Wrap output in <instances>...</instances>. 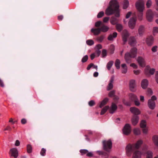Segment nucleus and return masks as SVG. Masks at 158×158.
<instances>
[{
	"instance_id": "obj_1",
	"label": "nucleus",
	"mask_w": 158,
	"mask_h": 158,
	"mask_svg": "<svg viewBox=\"0 0 158 158\" xmlns=\"http://www.w3.org/2000/svg\"><path fill=\"white\" fill-rule=\"evenodd\" d=\"M119 5L116 0H112L110 2V6L106 10L105 13L107 15H110L115 13V16H119Z\"/></svg>"
},
{
	"instance_id": "obj_2",
	"label": "nucleus",
	"mask_w": 158,
	"mask_h": 158,
	"mask_svg": "<svg viewBox=\"0 0 158 158\" xmlns=\"http://www.w3.org/2000/svg\"><path fill=\"white\" fill-rule=\"evenodd\" d=\"M143 143L142 140H138L135 143L132 144H129L126 147V153L128 156H130L131 153L135 149H139Z\"/></svg>"
},
{
	"instance_id": "obj_3",
	"label": "nucleus",
	"mask_w": 158,
	"mask_h": 158,
	"mask_svg": "<svg viewBox=\"0 0 158 158\" xmlns=\"http://www.w3.org/2000/svg\"><path fill=\"white\" fill-rule=\"evenodd\" d=\"M136 7L139 12L138 15V18L140 20L143 19V11L144 8V2L143 0H138L135 4Z\"/></svg>"
},
{
	"instance_id": "obj_4",
	"label": "nucleus",
	"mask_w": 158,
	"mask_h": 158,
	"mask_svg": "<svg viewBox=\"0 0 158 158\" xmlns=\"http://www.w3.org/2000/svg\"><path fill=\"white\" fill-rule=\"evenodd\" d=\"M137 51V48L134 47L131 49L130 53H125V59L127 63H130L131 62V58H134L136 56Z\"/></svg>"
},
{
	"instance_id": "obj_5",
	"label": "nucleus",
	"mask_w": 158,
	"mask_h": 158,
	"mask_svg": "<svg viewBox=\"0 0 158 158\" xmlns=\"http://www.w3.org/2000/svg\"><path fill=\"white\" fill-rule=\"evenodd\" d=\"M102 145L104 150L108 152H110L111 151L112 145V143L110 139L103 141Z\"/></svg>"
},
{
	"instance_id": "obj_6",
	"label": "nucleus",
	"mask_w": 158,
	"mask_h": 158,
	"mask_svg": "<svg viewBox=\"0 0 158 158\" xmlns=\"http://www.w3.org/2000/svg\"><path fill=\"white\" fill-rule=\"evenodd\" d=\"M9 154L10 156H13L15 158H17L19 156L18 150L15 148H11L9 152Z\"/></svg>"
},
{
	"instance_id": "obj_7",
	"label": "nucleus",
	"mask_w": 158,
	"mask_h": 158,
	"mask_svg": "<svg viewBox=\"0 0 158 158\" xmlns=\"http://www.w3.org/2000/svg\"><path fill=\"white\" fill-rule=\"evenodd\" d=\"M124 134L128 135L131 132V127L130 125L129 124H126L124 126L123 130Z\"/></svg>"
},
{
	"instance_id": "obj_8",
	"label": "nucleus",
	"mask_w": 158,
	"mask_h": 158,
	"mask_svg": "<svg viewBox=\"0 0 158 158\" xmlns=\"http://www.w3.org/2000/svg\"><path fill=\"white\" fill-rule=\"evenodd\" d=\"M129 35V33L127 30H125L123 31L122 33V37L124 44H125L127 42V38Z\"/></svg>"
},
{
	"instance_id": "obj_9",
	"label": "nucleus",
	"mask_w": 158,
	"mask_h": 158,
	"mask_svg": "<svg viewBox=\"0 0 158 158\" xmlns=\"http://www.w3.org/2000/svg\"><path fill=\"white\" fill-rule=\"evenodd\" d=\"M146 18L149 22H152L153 19V15L152 10L150 9L148 10L146 13Z\"/></svg>"
},
{
	"instance_id": "obj_10",
	"label": "nucleus",
	"mask_w": 158,
	"mask_h": 158,
	"mask_svg": "<svg viewBox=\"0 0 158 158\" xmlns=\"http://www.w3.org/2000/svg\"><path fill=\"white\" fill-rule=\"evenodd\" d=\"M155 69H150V67L147 66L145 70V72L146 74L148 76H149L150 74L153 75L155 72Z\"/></svg>"
},
{
	"instance_id": "obj_11",
	"label": "nucleus",
	"mask_w": 158,
	"mask_h": 158,
	"mask_svg": "<svg viewBox=\"0 0 158 158\" xmlns=\"http://www.w3.org/2000/svg\"><path fill=\"white\" fill-rule=\"evenodd\" d=\"M136 19V18H132L130 19L129 22L128 26L131 29H133L135 25Z\"/></svg>"
},
{
	"instance_id": "obj_12",
	"label": "nucleus",
	"mask_w": 158,
	"mask_h": 158,
	"mask_svg": "<svg viewBox=\"0 0 158 158\" xmlns=\"http://www.w3.org/2000/svg\"><path fill=\"white\" fill-rule=\"evenodd\" d=\"M129 87L130 90L132 92H135L136 90V85L135 81L134 80H132L130 81Z\"/></svg>"
},
{
	"instance_id": "obj_13",
	"label": "nucleus",
	"mask_w": 158,
	"mask_h": 158,
	"mask_svg": "<svg viewBox=\"0 0 158 158\" xmlns=\"http://www.w3.org/2000/svg\"><path fill=\"white\" fill-rule=\"evenodd\" d=\"M137 61L141 67H143L145 66V61L143 57L141 56L138 57L137 59Z\"/></svg>"
},
{
	"instance_id": "obj_14",
	"label": "nucleus",
	"mask_w": 158,
	"mask_h": 158,
	"mask_svg": "<svg viewBox=\"0 0 158 158\" xmlns=\"http://www.w3.org/2000/svg\"><path fill=\"white\" fill-rule=\"evenodd\" d=\"M154 41V37L151 36L147 38L146 40V42L148 46H151L153 44Z\"/></svg>"
},
{
	"instance_id": "obj_15",
	"label": "nucleus",
	"mask_w": 158,
	"mask_h": 158,
	"mask_svg": "<svg viewBox=\"0 0 158 158\" xmlns=\"http://www.w3.org/2000/svg\"><path fill=\"white\" fill-rule=\"evenodd\" d=\"M143 154V152L140 151H135L133 153L132 158H141V156Z\"/></svg>"
},
{
	"instance_id": "obj_16",
	"label": "nucleus",
	"mask_w": 158,
	"mask_h": 158,
	"mask_svg": "<svg viewBox=\"0 0 158 158\" xmlns=\"http://www.w3.org/2000/svg\"><path fill=\"white\" fill-rule=\"evenodd\" d=\"M149 108L151 110H154L156 107V103L154 101L152 100H148V102Z\"/></svg>"
},
{
	"instance_id": "obj_17",
	"label": "nucleus",
	"mask_w": 158,
	"mask_h": 158,
	"mask_svg": "<svg viewBox=\"0 0 158 158\" xmlns=\"http://www.w3.org/2000/svg\"><path fill=\"white\" fill-rule=\"evenodd\" d=\"M114 77H112L110 81V82L107 87V90H110L113 87V83L114 81Z\"/></svg>"
},
{
	"instance_id": "obj_18",
	"label": "nucleus",
	"mask_w": 158,
	"mask_h": 158,
	"mask_svg": "<svg viewBox=\"0 0 158 158\" xmlns=\"http://www.w3.org/2000/svg\"><path fill=\"white\" fill-rule=\"evenodd\" d=\"M130 110L132 113L135 115H138L140 113L139 110L135 107H131L130 109Z\"/></svg>"
},
{
	"instance_id": "obj_19",
	"label": "nucleus",
	"mask_w": 158,
	"mask_h": 158,
	"mask_svg": "<svg viewBox=\"0 0 158 158\" xmlns=\"http://www.w3.org/2000/svg\"><path fill=\"white\" fill-rule=\"evenodd\" d=\"M148 85V81L146 79H143L141 81V86L143 89H146Z\"/></svg>"
},
{
	"instance_id": "obj_20",
	"label": "nucleus",
	"mask_w": 158,
	"mask_h": 158,
	"mask_svg": "<svg viewBox=\"0 0 158 158\" xmlns=\"http://www.w3.org/2000/svg\"><path fill=\"white\" fill-rule=\"evenodd\" d=\"M128 42L129 44L131 46H134L136 44V41L134 37H131L129 38Z\"/></svg>"
},
{
	"instance_id": "obj_21",
	"label": "nucleus",
	"mask_w": 158,
	"mask_h": 158,
	"mask_svg": "<svg viewBox=\"0 0 158 158\" xmlns=\"http://www.w3.org/2000/svg\"><path fill=\"white\" fill-rule=\"evenodd\" d=\"M139 117L138 116L135 115L133 116L131 119V122L133 125H135L138 122Z\"/></svg>"
},
{
	"instance_id": "obj_22",
	"label": "nucleus",
	"mask_w": 158,
	"mask_h": 158,
	"mask_svg": "<svg viewBox=\"0 0 158 158\" xmlns=\"http://www.w3.org/2000/svg\"><path fill=\"white\" fill-rule=\"evenodd\" d=\"M117 107L116 105L113 103L110 110V113L112 114L114 113L117 110Z\"/></svg>"
},
{
	"instance_id": "obj_23",
	"label": "nucleus",
	"mask_w": 158,
	"mask_h": 158,
	"mask_svg": "<svg viewBox=\"0 0 158 158\" xmlns=\"http://www.w3.org/2000/svg\"><path fill=\"white\" fill-rule=\"evenodd\" d=\"M91 31L94 33V35H98L100 33L101 29L100 28H92Z\"/></svg>"
},
{
	"instance_id": "obj_24",
	"label": "nucleus",
	"mask_w": 158,
	"mask_h": 158,
	"mask_svg": "<svg viewBox=\"0 0 158 158\" xmlns=\"http://www.w3.org/2000/svg\"><path fill=\"white\" fill-rule=\"evenodd\" d=\"M117 35V33L116 32H114L112 34L110 35L108 38L109 40H112L113 39L116 38Z\"/></svg>"
},
{
	"instance_id": "obj_25",
	"label": "nucleus",
	"mask_w": 158,
	"mask_h": 158,
	"mask_svg": "<svg viewBox=\"0 0 158 158\" xmlns=\"http://www.w3.org/2000/svg\"><path fill=\"white\" fill-rule=\"evenodd\" d=\"M91 68L95 69L96 70H97L98 69V66L94 65V64L91 63L88 66L86 69L87 70H90Z\"/></svg>"
},
{
	"instance_id": "obj_26",
	"label": "nucleus",
	"mask_w": 158,
	"mask_h": 158,
	"mask_svg": "<svg viewBox=\"0 0 158 158\" xmlns=\"http://www.w3.org/2000/svg\"><path fill=\"white\" fill-rule=\"evenodd\" d=\"M152 139L155 145L158 147V136H154L152 137Z\"/></svg>"
},
{
	"instance_id": "obj_27",
	"label": "nucleus",
	"mask_w": 158,
	"mask_h": 158,
	"mask_svg": "<svg viewBox=\"0 0 158 158\" xmlns=\"http://www.w3.org/2000/svg\"><path fill=\"white\" fill-rule=\"evenodd\" d=\"M146 158H153V153L151 150L147 151L146 153Z\"/></svg>"
},
{
	"instance_id": "obj_28",
	"label": "nucleus",
	"mask_w": 158,
	"mask_h": 158,
	"mask_svg": "<svg viewBox=\"0 0 158 158\" xmlns=\"http://www.w3.org/2000/svg\"><path fill=\"white\" fill-rule=\"evenodd\" d=\"M129 96L130 99L132 101H134L136 99H138L137 96L133 93H131L129 94Z\"/></svg>"
},
{
	"instance_id": "obj_29",
	"label": "nucleus",
	"mask_w": 158,
	"mask_h": 158,
	"mask_svg": "<svg viewBox=\"0 0 158 158\" xmlns=\"http://www.w3.org/2000/svg\"><path fill=\"white\" fill-rule=\"evenodd\" d=\"M144 29V27L143 26H141L139 27L138 29V31L139 34L140 36H141L143 34Z\"/></svg>"
},
{
	"instance_id": "obj_30",
	"label": "nucleus",
	"mask_w": 158,
	"mask_h": 158,
	"mask_svg": "<svg viewBox=\"0 0 158 158\" xmlns=\"http://www.w3.org/2000/svg\"><path fill=\"white\" fill-rule=\"evenodd\" d=\"M108 101V99L107 98H106L103 100L101 102L99 106L101 108L106 104Z\"/></svg>"
},
{
	"instance_id": "obj_31",
	"label": "nucleus",
	"mask_w": 158,
	"mask_h": 158,
	"mask_svg": "<svg viewBox=\"0 0 158 158\" xmlns=\"http://www.w3.org/2000/svg\"><path fill=\"white\" fill-rule=\"evenodd\" d=\"M100 29H101V31L103 32H105L109 30V27L107 26L103 25Z\"/></svg>"
},
{
	"instance_id": "obj_32",
	"label": "nucleus",
	"mask_w": 158,
	"mask_h": 158,
	"mask_svg": "<svg viewBox=\"0 0 158 158\" xmlns=\"http://www.w3.org/2000/svg\"><path fill=\"white\" fill-rule=\"evenodd\" d=\"M146 122L145 120H142L140 123V126L141 128H144L146 127Z\"/></svg>"
},
{
	"instance_id": "obj_33",
	"label": "nucleus",
	"mask_w": 158,
	"mask_h": 158,
	"mask_svg": "<svg viewBox=\"0 0 158 158\" xmlns=\"http://www.w3.org/2000/svg\"><path fill=\"white\" fill-rule=\"evenodd\" d=\"M114 63L112 61H110L108 62L106 65V67L108 70H110Z\"/></svg>"
},
{
	"instance_id": "obj_34",
	"label": "nucleus",
	"mask_w": 158,
	"mask_h": 158,
	"mask_svg": "<svg viewBox=\"0 0 158 158\" xmlns=\"http://www.w3.org/2000/svg\"><path fill=\"white\" fill-rule=\"evenodd\" d=\"M129 5V2L127 0H124L123 8L126 9L127 8Z\"/></svg>"
},
{
	"instance_id": "obj_35",
	"label": "nucleus",
	"mask_w": 158,
	"mask_h": 158,
	"mask_svg": "<svg viewBox=\"0 0 158 158\" xmlns=\"http://www.w3.org/2000/svg\"><path fill=\"white\" fill-rule=\"evenodd\" d=\"M134 134L136 135H139L140 134V131L139 128H135L133 130Z\"/></svg>"
},
{
	"instance_id": "obj_36",
	"label": "nucleus",
	"mask_w": 158,
	"mask_h": 158,
	"mask_svg": "<svg viewBox=\"0 0 158 158\" xmlns=\"http://www.w3.org/2000/svg\"><path fill=\"white\" fill-rule=\"evenodd\" d=\"M120 60L118 59H117L115 61V65L116 68L118 69H119L120 68Z\"/></svg>"
},
{
	"instance_id": "obj_37",
	"label": "nucleus",
	"mask_w": 158,
	"mask_h": 158,
	"mask_svg": "<svg viewBox=\"0 0 158 158\" xmlns=\"http://www.w3.org/2000/svg\"><path fill=\"white\" fill-rule=\"evenodd\" d=\"M109 106H106L104 107L103 109L102 110L100 114L101 115H103L106 113L107 110L109 109Z\"/></svg>"
},
{
	"instance_id": "obj_38",
	"label": "nucleus",
	"mask_w": 158,
	"mask_h": 158,
	"mask_svg": "<svg viewBox=\"0 0 158 158\" xmlns=\"http://www.w3.org/2000/svg\"><path fill=\"white\" fill-rule=\"evenodd\" d=\"M116 27L118 31L120 32L123 29V26L122 25L119 24H117L116 25Z\"/></svg>"
},
{
	"instance_id": "obj_39",
	"label": "nucleus",
	"mask_w": 158,
	"mask_h": 158,
	"mask_svg": "<svg viewBox=\"0 0 158 158\" xmlns=\"http://www.w3.org/2000/svg\"><path fill=\"white\" fill-rule=\"evenodd\" d=\"M110 23L112 25H115L117 22V19L115 18H112L110 21Z\"/></svg>"
},
{
	"instance_id": "obj_40",
	"label": "nucleus",
	"mask_w": 158,
	"mask_h": 158,
	"mask_svg": "<svg viewBox=\"0 0 158 158\" xmlns=\"http://www.w3.org/2000/svg\"><path fill=\"white\" fill-rule=\"evenodd\" d=\"M27 152L29 153L31 152L32 151V148L30 145L28 144L27 146Z\"/></svg>"
},
{
	"instance_id": "obj_41",
	"label": "nucleus",
	"mask_w": 158,
	"mask_h": 158,
	"mask_svg": "<svg viewBox=\"0 0 158 158\" xmlns=\"http://www.w3.org/2000/svg\"><path fill=\"white\" fill-rule=\"evenodd\" d=\"M86 43L89 45H92L94 44V41L91 40H88L86 41Z\"/></svg>"
},
{
	"instance_id": "obj_42",
	"label": "nucleus",
	"mask_w": 158,
	"mask_h": 158,
	"mask_svg": "<svg viewBox=\"0 0 158 158\" xmlns=\"http://www.w3.org/2000/svg\"><path fill=\"white\" fill-rule=\"evenodd\" d=\"M88 59V56L87 55L84 56L81 60V62L82 63H84L87 61Z\"/></svg>"
},
{
	"instance_id": "obj_43",
	"label": "nucleus",
	"mask_w": 158,
	"mask_h": 158,
	"mask_svg": "<svg viewBox=\"0 0 158 158\" xmlns=\"http://www.w3.org/2000/svg\"><path fill=\"white\" fill-rule=\"evenodd\" d=\"M148 146H147L146 144H144L143 145V146L142 148V152H143V154H144L143 152L147 150L148 149Z\"/></svg>"
},
{
	"instance_id": "obj_44",
	"label": "nucleus",
	"mask_w": 158,
	"mask_h": 158,
	"mask_svg": "<svg viewBox=\"0 0 158 158\" xmlns=\"http://www.w3.org/2000/svg\"><path fill=\"white\" fill-rule=\"evenodd\" d=\"M152 4V1L151 0H148L146 3V5L148 8L150 7Z\"/></svg>"
},
{
	"instance_id": "obj_45",
	"label": "nucleus",
	"mask_w": 158,
	"mask_h": 158,
	"mask_svg": "<svg viewBox=\"0 0 158 158\" xmlns=\"http://www.w3.org/2000/svg\"><path fill=\"white\" fill-rule=\"evenodd\" d=\"M46 150L44 148H42L40 152V153L41 156H45L46 154Z\"/></svg>"
},
{
	"instance_id": "obj_46",
	"label": "nucleus",
	"mask_w": 158,
	"mask_h": 158,
	"mask_svg": "<svg viewBox=\"0 0 158 158\" xmlns=\"http://www.w3.org/2000/svg\"><path fill=\"white\" fill-rule=\"evenodd\" d=\"M107 55V52L106 50L104 49L102 51V57H105Z\"/></svg>"
},
{
	"instance_id": "obj_47",
	"label": "nucleus",
	"mask_w": 158,
	"mask_h": 158,
	"mask_svg": "<svg viewBox=\"0 0 158 158\" xmlns=\"http://www.w3.org/2000/svg\"><path fill=\"white\" fill-rule=\"evenodd\" d=\"M143 132V134L147 135L148 133V129L147 127L143 128L142 130Z\"/></svg>"
},
{
	"instance_id": "obj_48",
	"label": "nucleus",
	"mask_w": 158,
	"mask_h": 158,
	"mask_svg": "<svg viewBox=\"0 0 158 158\" xmlns=\"http://www.w3.org/2000/svg\"><path fill=\"white\" fill-rule=\"evenodd\" d=\"M104 14V13L103 11H101L99 12L97 15V17L98 18H99L102 17Z\"/></svg>"
},
{
	"instance_id": "obj_49",
	"label": "nucleus",
	"mask_w": 158,
	"mask_h": 158,
	"mask_svg": "<svg viewBox=\"0 0 158 158\" xmlns=\"http://www.w3.org/2000/svg\"><path fill=\"white\" fill-rule=\"evenodd\" d=\"M153 33L154 35L155 34L158 33V27H154L153 28Z\"/></svg>"
},
{
	"instance_id": "obj_50",
	"label": "nucleus",
	"mask_w": 158,
	"mask_h": 158,
	"mask_svg": "<svg viewBox=\"0 0 158 158\" xmlns=\"http://www.w3.org/2000/svg\"><path fill=\"white\" fill-rule=\"evenodd\" d=\"M158 47L157 46H154L152 48V51L153 52H157Z\"/></svg>"
},
{
	"instance_id": "obj_51",
	"label": "nucleus",
	"mask_w": 158,
	"mask_h": 158,
	"mask_svg": "<svg viewBox=\"0 0 158 158\" xmlns=\"http://www.w3.org/2000/svg\"><path fill=\"white\" fill-rule=\"evenodd\" d=\"M114 94H115V91L113 90L111 91L109 93L108 95L110 97H113L114 96Z\"/></svg>"
},
{
	"instance_id": "obj_52",
	"label": "nucleus",
	"mask_w": 158,
	"mask_h": 158,
	"mask_svg": "<svg viewBox=\"0 0 158 158\" xmlns=\"http://www.w3.org/2000/svg\"><path fill=\"white\" fill-rule=\"evenodd\" d=\"M104 38V36L103 35H101V36H100L99 37H98L97 38V40L101 42H102V40H103Z\"/></svg>"
},
{
	"instance_id": "obj_53",
	"label": "nucleus",
	"mask_w": 158,
	"mask_h": 158,
	"mask_svg": "<svg viewBox=\"0 0 158 158\" xmlns=\"http://www.w3.org/2000/svg\"><path fill=\"white\" fill-rule=\"evenodd\" d=\"M89 105L90 106H92L95 105V102L93 100H91L89 102Z\"/></svg>"
},
{
	"instance_id": "obj_54",
	"label": "nucleus",
	"mask_w": 158,
	"mask_h": 158,
	"mask_svg": "<svg viewBox=\"0 0 158 158\" xmlns=\"http://www.w3.org/2000/svg\"><path fill=\"white\" fill-rule=\"evenodd\" d=\"M88 152V150L86 149H81L80 150V152L82 154V155L87 153Z\"/></svg>"
},
{
	"instance_id": "obj_55",
	"label": "nucleus",
	"mask_w": 158,
	"mask_h": 158,
	"mask_svg": "<svg viewBox=\"0 0 158 158\" xmlns=\"http://www.w3.org/2000/svg\"><path fill=\"white\" fill-rule=\"evenodd\" d=\"M96 153H97L99 155H103V154H105V152L102 151H97L96 152Z\"/></svg>"
},
{
	"instance_id": "obj_56",
	"label": "nucleus",
	"mask_w": 158,
	"mask_h": 158,
	"mask_svg": "<svg viewBox=\"0 0 158 158\" xmlns=\"http://www.w3.org/2000/svg\"><path fill=\"white\" fill-rule=\"evenodd\" d=\"M102 23V22L100 21H98L95 23V26L96 27H98L100 26Z\"/></svg>"
},
{
	"instance_id": "obj_57",
	"label": "nucleus",
	"mask_w": 158,
	"mask_h": 158,
	"mask_svg": "<svg viewBox=\"0 0 158 158\" xmlns=\"http://www.w3.org/2000/svg\"><path fill=\"white\" fill-rule=\"evenodd\" d=\"M130 66L135 69H137L138 68L137 65L133 63L130 64Z\"/></svg>"
},
{
	"instance_id": "obj_58",
	"label": "nucleus",
	"mask_w": 158,
	"mask_h": 158,
	"mask_svg": "<svg viewBox=\"0 0 158 158\" xmlns=\"http://www.w3.org/2000/svg\"><path fill=\"white\" fill-rule=\"evenodd\" d=\"M155 79L157 83L158 84V71L156 72Z\"/></svg>"
},
{
	"instance_id": "obj_59",
	"label": "nucleus",
	"mask_w": 158,
	"mask_h": 158,
	"mask_svg": "<svg viewBox=\"0 0 158 158\" xmlns=\"http://www.w3.org/2000/svg\"><path fill=\"white\" fill-rule=\"evenodd\" d=\"M135 105L137 106H139L140 103L138 100V99H136V100H134Z\"/></svg>"
},
{
	"instance_id": "obj_60",
	"label": "nucleus",
	"mask_w": 158,
	"mask_h": 158,
	"mask_svg": "<svg viewBox=\"0 0 158 158\" xmlns=\"http://www.w3.org/2000/svg\"><path fill=\"white\" fill-rule=\"evenodd\" d=\"M109 19V17H106L103 18V21L104 23H107L108 22Z\"/></svg>"
},
{
	"instance_id": "obj_61",
	"label": "nucleus",
	"mask_w": 158,
	"mask_h": 158,
	"mask_svg": "<svg viewBox=\"0 0 158 158\" xmlns=\"http://www.w3.org/2000/svg\"><path fill=\"white\" fill-rule=\"evenodd\" d=\"M20 142L18 140H16L15 141V146H18L20 145Z\"/></svg>"
},
{
	"instance_id": "obj_62",
	"label": "nucleus",
	"mask_w": 158,
	"mask_h": 158,
	"mask_svg": "<svg viewBox=\"0 0 158 158\" xmlns=\"http://www.w3.org/2000/svg\"><path fill=\"white\" fill-rule=\"evenodd\" d=\"M101 51L99 50H97L96 52V56L97 57L99 56L101 53Z\"/></svg>"
},
{
	"instance_id": "obj_63",
	"label": "nucleus",
	"mask_w": 158,
	"mask_h": 158,
	"mask_svg": "<svg viewBox=\"0 0 158 158\" xmlns=\"http://www.w3.org/2000/svg\"><path fill=\"white\" fill-rule=\"evenodd\" d=\"M131 12H128L126 15V18L127 19L128 18L131 16Z\"/></svg>"
},
{
	"instance_id": "obj_64",
	"label": "nucleus",
	"mask_w": 158,
	"mask_h": 158,
	"mask_svg": "<svg viewBox=\"0 0 158 158\" xmlns=\"http://www.w3.org/2000/svg\"><path fill=\"white\" fill-rule=\"evenodd\" d=\"M26 122V120L25 118H23L21 120V123L22 124H25Z\"/></svg>"
}]
</instances>
